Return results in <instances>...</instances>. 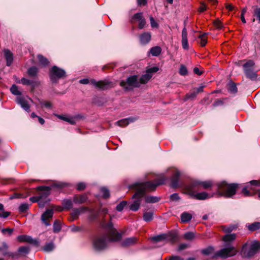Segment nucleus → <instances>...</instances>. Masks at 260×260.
Here are the masks:
<instances>
[{
    "label": "nucleus",
    "mask_w": 260,
    "mask_h": 260,
    "mask_svg": "<svg viewBox=\"0 0 260 260\" xmlns=\"http://www.w3.org/2000/svg\"><path fill=\"white\" fill-rule=\"evenodd\" d=\"M139 28L140 29H142L144 27L145 25V24H146V21H145V20L144 18L142 19L141 20H140V21H139Z\"/></svg>",
    "instance_id": "62"
},
{
    "label": "nucleus",
    "mask_w": 260,
    "mask_h": 260,
    "mask_svg": "<svg viewBox=\"0 0 260 260\" xmlns=\"http://www.w3.org/2000/svg\"><path fill=\"white\" fill-rule=\"evenodd\" d=\"M192 218V215L186 212H183L181 215V220L183 223L189 221Z\"/></svg>",
    "instance_id": "30"
},
{
    "label": "nucleus",
    "mask_w": 260,
    "mask_h": 260,
    "mask_svg": "<svg viewBox=\"0 0 260 260\" xmlns=\"http://www.w3.org/2000/svg\"><path fill=\"white\" fill-rule=\"evenodd\" d=\"M198 94L196 91H193L191 93H189L186 95V99H191L193 100Z\"/></svg>",
    "instance_id": "55"
},
{
    "label": "nucleus",
    "mask_w": 260,
    "mask_h": 260,
    "mask_svg": "<svg viewBox=\"0 0 260 260\" xmlns=\"http://www.w3.org/2000/svg\"><path fill=\"white\" fill-rule=\"evenodd\" d=\"M179 72L182 76L186 75L188 73L187 70L184 65H181Z\"/></svg>",
    "instance_id": "51"
},
{
    "label": "nucleus",
    "mask_w": 260,
    "mask_h": 260,
    "mask_svg": "<svg viewBox=\"0 0 260 260\" xmlns=\"http://www.w3.org/2000/svg\"><path fill=\"white\" fill-rule=\"evenodd\" d=\"M127 202L125 201H122L119 203L116 206V210L119 212H121L123 210L124 208L127 205Z\"/></svg>",
    "instance_id": "43"
},
{
    "label": "nucleus",
    "mask_w": 260,
    "mask_h": 260,
    "mask_svg": "<svg viewBox=\"0 0 260 260\" xmlns=\"http://www.w3.org/2000/svg\"><path fill=\"white\" fill-rule=\"evenodd\" d=\"M161 51V49L159 46H155L151 48L150 50V52L152 56H158Z\"/></svg>",
    "instance_id": "33"
},
{
    "label": "nucleus",
    "mask_w": 260,
    "mask_h": 260,
    "mask_svg": "<svg viewBox=\"0 0 260 260\" xmlns=\"http://www.w3.org/2000/svg\"><path fill=\"white\" fill-rule=\"evenodd\" d=\"M54 248V245L52 242L46 244L43 247L42 250L45 252H50Z\"/></svg>",
    "instance_id": "36"
},
{
    "label": "nucleus",
    "mask_w": 260,
    "mask_h": 260,
    "mask_svg": "<svg viewBox=\"0 0 260 260\" xmlns=\"http://www.w3.org/2000/svg\"><path fill=\"white\" fill-rule=\"evenodd\" d=\"M17 240L20 242H27L28 243L36 244L37 241L32 239L31 236L26 235H22L17 236Z\"/></svg>",
    "instance_id": "20"
},
{
    "label": "nucleus",
    "mask_w": 260,
    "mask_h": 260,
    "mask_svg": "<svg viewBox=\"0 0 260 260\" xmlns=\"http://www.w3.org/2000/svg\"><path fill=\"white\" fill-rule=\"evenodd\" d=\"M215 26L218 29H221L222 27V24L219 20H216L214 22Z\"/></svg>",
    "instance_id": "63"
},
{
    "label": "nucleus",
    "mask_w": 260,
    "mask_h": 260,
    "mask_svg": "<svg viewBox=\"0 0 260 260\" xmlns=\"http://www.w3.org/2000/svg\"><path fill=\"white\" fill-rule=\"evenodd\" d=\"M54 214L53 209H47L41 216V220L46 226H50L51 225L49 220L52 218Z\"/></svg>",
    "instance_id": "16"
},
{
    "label": "nucleus",
    "mask_w": 260,
    "mask_h": 260,
    "mask_svg": "<svg viewBox=\"0 0 260 260\" xmlns=\"http://www.w3.org/2000/svg\"><path fill=\"white\" fill-rule=\"evenodd\" d=\"M110 242L109 239L107 240L106 237L96 238L93 242L94 249L96 251H102L107 247L108 242Z\"/></svg>",
    "instance_id": "11"
},
{
    "label": "nucleus",
    "mask_w": 260,
    "mask_h": 260,
    "mask_svg": "<svg viewBox=\"0 0 260 260\" xmlns=\"http://www.w3.org/2000/svg\"><path fill=\"white\" fill-rule=\"evenodd\" d=\"M186 189L188 194L194 199L204 200L210 197L208 193L204 191L196 193L194 192L197 188H191L190 186L187 185Z\"/></svg>",
    "instance_id": "12"
},
{
    "label": "nucleus",
    "mask_w": 260,
    "mask_h": 260,
    "mask_svg": "<svg viewBox=\"0 0 260 260\" xmlns=\"http://www.w3.org/2000/svg\"><path fill=\"white\" fill-rule=\"evenodd\" d=\"M155 189V188L154 189H149L148 187L145 188V190H145V195L144 196L143 199H144L146 203H155L159 201V198L157 197L151 196H149L146 195L147 191H152V190H154Z\"/></svg>",
    "instance_id": "17"
},
{
    "label": "nucleus",
    "mask_w": 260,
    "mask_h": 260,
    "mask_svg": "<svg viewBox=\"0 0 260 260\" xmlns=\"http://www.w3.org/2000/svg\"><path fill=\"white\" fill-rule=\"evenodd\" d=\"M32 81L25 78L21 79V83L23 85H29L32 83Z\"/></svg>",
    "instance_id": "58"
},
{
    "label": "nucleus",
    "mask_w": 260,
    "mask_h": 260,
    "mask_svg": "<svg viewBox=\"0 0 260 260\" xmlns=\"http://www.w3.org/2000/svg\"><path fill=\"white\" fill-rule=\"evenodd\" d=\"M236 239V234H226L222 238L223 241L225 242L224 247L215 252L212 256L213 258L221 257L226 258L235 255L237 253L236 248L230 244V242Z\"/></svg>",
    "instance_id": "2"
},
{
    "label": "nucleus",
    "mask_w": 260,
    "mask_h": 260,
    "mask_svg": "<svg viewBox=\"0 0 260 260\" xmlns=\"http://www.w3.org/2000/svg\"><path fill=\"white\" fill-rule=\"evenodd\" d=\"M38 59L40 63L44 66H47L49 63L48 59L41 54L38 55Z\"/></svg>",
    "instance_id": "40"
},
{
    "label": "nucleus",
    "mask_w": 260,
    "mask_h": 260,
    "mask_svg": "<svg viewBox=\"0 0 260 260\" xmlns=\"http://www.w3.org/2000/svg\"><path fill=\"white\" fill-rule=\"evenodd\" d=\"M28 100H30V99L27 96L25 97L18 96L16 100L17 104L20 105L24 110L27 112L30 111V106L28 102Z\"/></svg>",
    "instance_id": "15"
},
{
    "label": "nucleus",
    "mask_w": 260,
    "mask_h": 260,
    "mask_svg": "<svg viewBox=\"0 0 260 260\" xmlns=\"http://www.w3.org/2000/svg\"><path fill=\"white\" fill-rule=\"evenodd\" d=\"M49 76L52 82L56 83L59 79L66 76V72L62 69L54 66L50 70Z\"/></svg>",
    "instance_id": "9"
},
{
    "label": "nucleus",
    "mask_w": 260,
    "mask_h": 260,
    "mask_svg": "<svg viewBox=\"0 0 260 260\" xmlns=\"http://www.w3.org/2000/svg\"><path fill=\"white\" fill-rule=\"evenodd\" d=\"M172 174L171 177V186L173 188H176L178 186V182L180 176V172L176 169H173L171 170Z\"/></svg>",
    "instance_id": "14"
},
{
    "label": "nucleus",
    "mask_w": 260,
    "mask_h": 260,
    "mask_svg": "<svg viewBox=\"0 0 260 260\" xmlns=\"http://www.w3.org/2000/svg\"><path fill=\"white\" fill-rule=\"evenodd\" d=\"M71 185L70 183L59 182L53 183L50 186H39L37 188L38 191H41L40 195L39 197H32L29 198V200L32 203L39 202L44 197L47 198L50 193V191L52 188L56 187L62 188L69 187Z\"/></svg>",
    "instance_id": "3"
},
{
    "label": "nucleus",
    "mask_w": 260,
    "mask_h": 260,
    "mask_svg": "<svg viewBox=\"0 0 260 260\" xmlns=\"http://www.w3.org/2000/svg\"><path fill=\"white\" fill-rule=\"evenodd\" d=\"M100 191L102 193V196L104 198L107 199L110 197L109 190L107 188L105 187H101Z\"/></svg>",
    "instance_id": "41"
},
{
    "label": "nucleus",
    "mask_w": 260,
    "mask_h": 260,
    "mask_svg": "<svg viewBox=\"0 0 260 260\" xmlns=\"http://www.w3.org/2000/svg\"><path fill=\"white\" fill-rule=\"evenodd\" d=\"M10 91L11 93L15 95H21V92L19 90L18 87L15 84H13L10 88Z\"/></svg>",
    "instance_id": "39"
},
{
    "label": "nucleus",
    "mask_w": 260,
    "mask_h": 260,
    "mask_svg": "<svg viewBox=\"0 0 260 260\" xmlns=\"http://www.w3.org/2000/svg\"><path fill=\"white\" fill-rule=\"evenodd\" d=\"M134 121V118H125L121 120H120L116 122V124H117L119 126H125L127 125L130 122H132Z\"/></svg>",
    "instance_id": "28"
},
{
    "label": "nucleus",
    "mask_w": 260,
    "mask_h": 260,
    "mask_svg": "<svg viewBox=\"0 0 260 260\" xmlns=\"http://www.w3.org/2000/svg\"><path fill=\"white\" fill-rule=\"evenodd\" d=\"M4 55L7 61V66H10L13 61V53L8 49L4 50Z\"/></svg>",
    "instance_id": "25"
},
{
    "label": "nucleus",
    "mask_w": 260,
    "mask_h": 260,
    "mask_svg": "<svg viewBox=\"0 0 260 260\" xmlns=\"http://www.w3.org/2000/svg\"><path fill=\"white\" fill-rule=\"evenodd\" d=\"M255 63L252 60H248L243 65L244 72L247 78L251 80H255L257 78V74L254 71L253 67Z\"/></svg>",
    "instance_id": "10"
},
{
    "label": "nucleus",
    "mask_w": 260,
    "mask_h": 260,
    "mask_svg": "<svg viewBox=\"0 0 260 260\" xmlns=\"http://www.w3.org/2000/svg\"><path fill=\"white\" fill-rule=\"evenodd\" d=\"M185 21L184 22V27L182 31V48L184 49H188V40H187V32L185 27Z\"/></svg>",
    "instance_id": "18"
},
{
    "label": "nucleus",
    "mask_w": 260,
    "mask_h": 260,
    "mask_svg": "<svg viewBox=\"0 0 260 260\" xmlns=\"http://www.w3.org/2000/svg\"><path fill=\"white\" fill-rule=\"evenodd\" d=\"M206 35V33H204L199 36V38L201 40L200 44L202 47L205 46L207 42V39L205 38Z\"/></svg>",
    "instance_id": "46"
},
{
    "label": "nucleus",
    "mask_w": 260,
    "mask_h": 260,
    "mask_svg": "<svg viewBox=\"0 0 260 260\" xmlns=\"http://www.w3.org/2000/svg\"><path fill=\"white\" fill-rule=\"evenodd\" d=\"M63 209L65 210H70L73 207V201L71 199H64L62 201Z\"/></svg>",
    "instance_id": "29"
},
{
    "label": "nucleus",
    "mask_w": 260,
    "mask_h": 260,
    "mask_svg": "<svg viewBox=\"0 0 260 260\" xmlns=\"http://www.w3.org/2000/svg\"><path fill=\"white\" fill-rule=\"evenodd\" d=\"M138 241V239L136 237H132L126 238L121 243V245L122 247H128L135 244Z\"/></svg>",
    "instance_id": "21"
},
{
    "label": "nucleus",
    "mask_w": 260,
    "mask_h": 260,
    "mask_svg": "<svg viewBox=\"0 0 260 260\" xmlns=\"http://www.w3.org/2000/svg\"><path fill=\"white\" fill-rule=\"evenodd\" d=\"M223 101L221 100H217L216 101H215L213 104H212V106L213 107H215L217 106H221L223 105Z\"/></svg>",
    "instance_id": "60"
},
{
    "label": "nucleus",
    "mask_w": 260,
    "mask_h": 260,
    "mask_svg": "<svg viewBox=\"0 0 260 260\" xmlns=\"http://www.w3.org/2000/svg\"><path fill=\"white\" fill-rule=\"evenodd\" d=\"M169 260H183V258L179 256H172L169 259Z\"/></svg>",
    "instance_id": "64"
},
{
    "label": "nucleus",
    "mask_w": 260,
    "mask_h": 260,
    "mask_svg": "<svg viewBox=\"0 0 260 260\" xmlns=\"http://www.w3.org/2000/svg\"><path fill=\"white\" fill-rule=\"evenodd\" d=\"M139 38L141 44L146 45L150 41L151 35L149 32H145L140 35Z\"/></svg>",
    "instance_id": "23"
},
{
    "label": "nucleus",
    "mask_w": 260,
    "mask_h": 260,
    "mask_svg": "<svg viewBox=\"0 0 260 260\" xmlns=\"http://www.w3.org/2000/svg\"><path fill=\"white\" fill-rule=\"evenodd\" d=\"M248 229L250 231H254L260 228V222H254L247 225Z\"/></svg>",
    "instance_id": "35"
},
{
    "label": "nucleus",
    "mask_w": 260,
    "mask_h": 260,
    "mask_svg": "<svg viewBox=\"0 0 260 260\" xmlns=\"http://www.w3.org/2000/svg\"><path fill=\"white\" fill-rule=\"evenodd\" d=\"M190 186L191 188H197V189H200V187H202L203 189H207L212 186L213 183L211 181H201L198 180H196L192 181L190 184L188 185Z\"/></svg>",
    "instance_id": "13"
},
{
    "label": "nucleus",
    "mask_w": 260,
    "mask_h": 260,
    "mask_svg": "<svg viewBox=\"0 0 260 260\" xmlns=\"http://www.w3.org/2000/svg\"><path fill=\"white\" fill-rule=\"evenodd\" d=\"M183 237L186 240H192L194 238V234L193 232H188L184 234Z\"/></svg>",
    "instance_id": "45"
},
{
    "label": "nucleus",
    "mask_w": 260,
    "mask_h": 260,
    "mask_svg": "<svg viewBox=\"0 0 260 260\" xmlns=\"http://www.w3.org/2000/svg\"><path fill=\"white\" fill-rule=\"evenodd\" d=\"M0 252L4 256H8L12 258H15L17 256L16 253L8 251V245L5 242L3 243L2 246L0 247Z\"/></svg>",
    "instance_id": "19"
},
{
    "label": "nucleus",
    "mask_w": 260,
    "mask_h": 260,
    "mask_svg": "<svg viewBox=\"0 0 260 260\" xmlns=\"http://www.w3.org/2000/svg\"><path fill=\"white\" fill-rule=\"evenodd\" d=\"M38 72V69L35 67H31L28 69L27 73L31 77H35Z\"/></svg>",
    "instance_id": "38"
},
{
    "label": "nucleus",
    "mask_w": 260,
    "mask_h": 260,
    "mask_svg": "<svg viewBox=\"0 0 260 260\" xmlns=\"http://www.w3.org/2000/svg\"><path fill=\"white\" fill-rule=\"evenodd\" d=\"M88 210V207H81L78 208H74L71 213L72 216L73 217L72 220H74L78 218L79 215L81 213H84L85 211Z\"/></svg>",
    "instance_id": "22"
},
{
    "label": "nucleus",
    "mask_w": 260,
    "mask_h": 260,
    "mask_svg": "<svg viewBox=\"0 0 260 260\" xmlns=\"http://www.w3.org/2000/svg\"><path fill=\"white\" fill-rule=\"evenodd\" d=\"M101 224L102 227L108 232L110 236L109 238L110 241H119L121 239L122 234L117 232L116 229L113 227V224L111 221L105 223V219L103 217Z\"/></svg>",
    "instance_id": "6"
},
{
    "label": "nucleus",
    "mask_w": 260,
    "mask_h": 260,
    "mask_svg": "<svg viewBox=\"0 0 260 260\" xmlns=\"http://www.w3.org/2000/svg\"><path fill=\"white\" fill-rule=\"evenodd\" d=\"M120 85L126 90H129L134 87H139L140 82L138 81V76L133 75L128 77L126 81H121L120 83Z\"/></svg>",
    "instance_id": "8"
},
{
    "label": "nucleus",
    "mask_w": 260,
    "mask_h": 260,
    "mask_svg": "<svg viewBox=\"0 0 260 260\" xmlns=\"http://www.w3.org/2000/svg\"><path fill=\"white\" fill-rule=\"evenodd\" d=\"M61 229V223L59 220H55L53 225V231L54 233H59Z\"/></svg>",
    "instance_id": "31"
},
{
    "label": "nucleus",
    "mask_w": 260,
    "mask_h": 260,
    "mask_svg": "<svg viewBox=\"0 0 260 260\" xmlns=\"http://www.w3.org/2000/svg\"><path fill=\"white\" fill-rule=\"evenodd\" d=\"M153 219V212H146L143 214V220L146 222H149Z\"/></svg>",
    "instance_id": "34"
},
{
    "label": "nucleus",
    "mask_w": 260,
    "mask_h": 260,
    "mask_svg": "<svg viewBox=\"0 0 260 260\" xmlns=\"http://www.w3.org/2000/svg\"><path fill=\"white\" fill-rule=\"evenodd\" d=\"M79 83L83 84H87L90 83L95 88L101 90H107L114 87V83L107 80L97 81L95 79L89 80L87 78H84L80 80Z\"/></svg>",
    "instance_id": "5"
},
{
    "label": "nucleus",
    "mask_w": 260,
    "mask_h": 260,
    "mask_svg": "<svg viewBox=\"0 0 260 260\" xmlns=\"http://www.w3.org/2000/svg\"><path fill=\"white\" fill-rule=\"evenodd\" d=\"M252 189L251 187L249 188V185H247L243 187L242 190V193L245 197H249L251 196V193L250 192L249 190L248 189Z\"/></svg>",
    "instance_id": "44"
},
{
    "label": "nucleus",
    "mask_w": 260,
    "mask_h": 260,
    "mask_svg": "<svg viewBox=\"0 0 260 260\" xmlns=\"http://www.w3.org/2000/svg\"><path fill=\"white\" fill-rule=\"evenodd\" d=\"M143 18H144L142 13H137L134 15L132 18V20H136L137 21H140Z\"/></svg>",
    "instance_id": "52"
},
{
    "label": "nucleus",
    "mask_w": 260,
    "mask_h": 260,
    "mask_svg": "<svg viewBox=\"0 0 260 260\" xmlns=\"http://www.w3.org/2000/svg\"><path fill=\"white\" fill-rule=\"evenodd\" d=\"M30 248L29 246H21L18 249V252L20 254H28L29 252Z\"/></svg>",
    "instance_id": "42"
},
{
    "label": "nucleus",
    "mask_w": 260,
    "mask_h": 260,
    "mask_svg": "<svg viewBox=\"0 0 260 260\" xmlns=\"http://www.w3.org/2000/svg\"><path fill=\"white\" fill-rule=\"evenodd\" d=\"M228 91L232 93H236L237 92L238 89L235 83L233 82L229 83Z\"/></svg>",
    "instance_id": "37"
},
{
    "label": "nucleus",
    "mask_w": 260,
    "mask_h": 260,
    "mask_svg": "<svg viewBox=\"0 0 260 260\" xmlns=\"http://www.w3.org/2000/svg\"><path fill=\"white\" fill-rule=\"evenodd\" d=\"M217 187L219 190L217 191L216 194L218 196L231 198L236 194V189L239 187V184L237 183L228 184L223 181L217 184Z\"/></svg>",
    "instance_id": "4"
},
{
    "label": "nucleus",
    "mask_w": 260,
    "mask_h": 260,
    "mask_svg": "<svg viewBox=\"0 0 260 260\" xmlns=\"http://www.w3.org/2000/svg\"><path fill=\"white\" fill-rule=\"evenodd\" d=\"M165 240L174 243L178 240V237L176 234L174 233H169L168 234H164Z\"/></svg>",
    "instance_id": "27"
},
{
    "label": "nucleus",
    "mask_w": 260,
    "mask_h": 260,
    "mask_svg": "<svg viewBox=\"0 0 260 260\" xmlns=\"http://www.w3.org/2000/svg\"><path fill=\"white\" fill-rule=\"evenodd\" d=\"M152 239L156 242L160 241L162 240H165L164 234L158 235L157 236L153 237Z\"/></svg>",
    "instance_id": "57"
},
{
    "label": "nucleus",
    "mask_w": 260,
    "mask_h": 260,
    "mask_svg": "<svg viewBox=\"0 0 260 260\" xmlns=\"http://www.w3.org/2000/svg\"><path fill=\"white\" fill-rule=\"evenodd\" d=\"M253 16L256 18L258 23H260V7H256L254 9Z\"/></svg>",
    "instance_id": "47"
},
{
    "label": "nucleus",
    "mask_w": 260,
    "mask_h": 260,
    "mask_svg": "<svg viewBox=\"0 0 260 260\" xmlns=\"http://www.w3.org/2000/svg\"><path fill=\"white\" fill-rule=\"evenodd\" d=\"M165 179L163 178H159L155 180V182L147 181L145 182H136L129 186V188L134 189L136 192L133 194L132 198L134 201L129 206V210L133 211H137L139 210L141 201L145 195V188L148 187L151 189H154L156 187L164 183Z\"/></svg>",
    "instance_id": "1"
},
{
    "label": "nucleus",
    "mask_w": 260,
    "mask_h": 260,
    "mask_svg": "<svg viewBox=\"0 0 260 260\" xmlns=\"http://www.w3.org/2000/svg\"><path fill=\"white\" fill-rule=\"evenodd\" d=\"M150 24L152 27L153 28H157L158 27V24L155 21L154 19L152 17H150Z\"/></svg>",
    "instance_id": "56"
},
{
    "label": "nucleus",
    "mask_w": 260,
    "mask_h": 260,
    "mask_svg": "<svg viewBox=\"0 0 260 260\" xmlns=\"http://www.w3.org/2000/svg\"><path fill=\"white\" fill-rule=\"evenodd\" d=\"M260 249V242L257 241H253L248 247L247 244H244L241 249V254L245 257H250L253 256Z\"/></svg>",
    "instance_id": "7"
},
{
    "label": "nucleus",
    "mask_w": 260,
    "mask_h": 260,
    "mask_svg": "<svg viewBox=\"0 0 260 260\" xmlns=\"http://www.w3.org/2000/svg\"><path fill=\"white\" fill-rule=\"evenodd\" d=\"M86 184L84 182H79L77 184V189L78 191H82L86 188Z\"/></svg>",
    "instance_id": "54"
},
{
    "label": "nucleus",
    "mask_w": 260,
    "mask_h": 260,
    "mask_svg": "<svg viewBox=\"0 0 260 260\" xmlns=\"http://www.w3.org/2000/svg\"><path fill=\"white\" fill-rule=\"evenodd\" d=\"M13 231V229L10 228L3 229L1 231L3 235H6V234H7L8 236H10L12 234Z\"/></svg>",
    "instance_id": "48"
},
{
    "label": "nucleus",
    "mask_w": 260,
    "mask_h": 260,
    "mask_svg": "<svg viewBox=\"0 0 260 260\" xmlns=\"http://www.w3.org/2000/svg\"><path fill=\"white\" fill-rule=\"evenodd\" d=\"M87 199L86 194H76L73 197V202L75 204H81L86 202Z\"/></svg>",
    "instance_id": "24"
},
{
    "label": "nucleus",
    "mask_w": 260,
    "mask_h": 260,
    "mask_svg": "<svg viewBox=\"0 0 260 260\" xmlns=\"http://www.w3.org/2000/svg\"><path fill=\"white\" fill-rule=\"evenodd\" d=\"M29 207V205L27 203L21 204L19 207V210L20 212H25Z\"/></svg>",
    "instance_id": "49"
},
{
    "label": "nucleus",
    "mask_w": 260,
    "mask_h": 260,
    "mask_svg": "<svg viewBox=\"0 0 260 260\" xmlns=\"http://www.w3.org/2000/svg\"><path fill=\"white\" fill-rule=\"evenodd\" d=\"M69 228L70 229L71 231L73 233L79 232L82 231L81 227L76 226L74 224L70 226Z\"/></svg>",
    "instance_id": "50"
},
{
    "label": "nucleus",
    "mask_w": 260,
    "mask_h": 260,
    "mask_svg": "<svg viewBox=\"0 0 260 260\" xmlns=\"http://www.w3.org/2000/svg\"><path fill=\"white\" fill-rule=\"evenodd\" d=\"M213 251V248L212 247H209L207 248L204 249L202 251V253L205 255H209Z\"/></svg>",
    "instance_id": "53"
},
{
    "label": "nucleus",
    "mask_w": 260,
    "mask_h": 260,
    "mask_svg": "<svg viewBox=\"0 0 260 260\" xmlns=\"http://www.w3.org/2000/svg\"><path fill=\"white\" fill-rule=\"evenodd\" d=\"M179 197L177 193H174L170 196V200L173 201H177L179 200Z\"/></svg>",
    "instance_id": "59"
},
{
    "label": "nucleus",
    "mask_w": 260,
    "mask_h": 260,
    "mask_svg": "<svg viewBox=\"0 0 260 260\" xmlns=\"http://www.w3.org/2000/svg\"><path fill=\"white\" fill-rule=\"evenodd\" d=\"M152 77V75L146 72L145 74L142 75L140 78V83L145 84Z\"/></svg>",
    "instance_id": "32"
},
{
    "label": "nucleus",
    "mask_w": 260,
    "mask_h": 260,
    "mask_svg": "<svg viewBox=\"0 0 260 260\" xmlns=\"http://www.w3.org/2000/svg\"><path fill=\"white\" fill-rule=\"evenodd\" d=\"M86 211H88L89 213V215L87 216V219L89 221L93 222L98 219L99 212H94L93 209L89 208H88Z\"/></svg>",
    "instance_id": "26"
},
{
    "label": "nucleus",
    "mask_w": 260,
    "mask_h": 260,
    "mask_svg": "<svg viewBox=\"0 0 260 260\" xmlns=\"http://www.w3.org/2000/svg\"><path fill=\"white\" fill-rule=\"evenodd\" d=\"M158 70V68L157 67H152V68H150L148 69L147 70V72L151 74L153 73H155V72H157Z\"/></svg>",
    "instance_id": "61"
}]
</instances>
